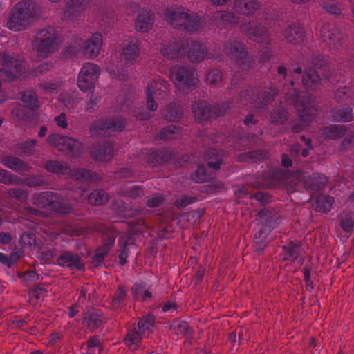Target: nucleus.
I'll list each match as a JSON object with an SVG mask.
<instances>
[{"instance_id": "nucleus-20", "label": "nucleus", "mask_w": 354, "mask_h": 354, "mask_svg": "<svg viewBox=\"0 0 354 354\" xmlns=\"http://www.w3.org/2000/svg\"><path fill=\"white\" fill-rule=\"evenodd\" d=\"M271 232V227L265 224L254 236L255 250L261 254L268 245L267 237Z\"/></svg>"}, {"instance_id": "nucleus-42", "label": "nucleus", "mask_w": 354, "mask_h": 354, "mask_svg": "<svg viewBox=\"0 0 354 354\" xmlns=\"http://www.w3.org/2000/svg\"><path fill=\"white\" fill-rule=\"evenodd\" d=\"M55 192L46 191L34 198L33 203L39 208L50 207Z\"/></svg>"}, {"instance_id": "nucleus-49", "label": "nucleus", "mask_w": 354, "mask_h": 354, "mask_svg": "<svg viewBox=\"0 0 354 354\" xmlns=\"http://www.w3.org/2000/svg\"><path fill=\"white\" fill-rule=\"evenodd\" d=\"M23 183L29 187H45L48 184L41 175H29L24 178Z\"/></svg>"}, {"instance_id": "nucleus-24", "label": "nucleus", "mask_w": 354, "mask_h": 354, "mask_svg": "<svg viewBox=\"0 0 354 354\" xmlns=\"http://www.w3.org/2000/svg\"><path fill=\"white\" fill-rule=\"evenodd\" d=\"M50 209L60 214H68L73 212V209L61 194L55 193Z\"/></svg>"}, {"instance_id": "nucleus-7", "label": "nucleus", "mask_w": 354, "mask_h": 354, "mask_svg": "<svg viewBox=\"0 0 354 354\" xmlns=\"http://www.w3.org/2000/svg\"><path fill=\"white\" fill-rule=\"evenodd\" d=\"M0 68V77L8 81L17 79L23 71L22 61L15 59L5 53Z\"/></svg>"}, {"instance_id": "nucleus-6", "label": "nucleus", "mask_w": 354, "mask_h": 354, "mask_svg": "<svg viewBox=\"0 0 354 354\" xmlns=\"http://www.w3.org/2000/svg\"><path fill=\"white\" fill-rule=\"evenodd\" d=\"M100 73L99 67L92 63H87L81 69L77 79L79 88L86 91L94 88Z\"/></svg>"}, {"instance_id": "nucleus-9", "label": "nucleus", "mask_w": 354, "mask_h": 354, "mask_svg": "<svg viewBox=\"0 0 354 354\" xmlns=\"http://www.w3.org/2000/svg\"><path fill=\"white\" fill-rule=\"evenodd\" d=\"M88 151L94 160L102 162L110 161L114 154L113 145L109 141L93 144L89 147Z\"/></svg>"}, {"instance_id": "nucleus-56", "label": "nucleus", "mask_w": 354, "mask_h": 354, "mask_svg": "<svg viewBox=\"0 0 354 354\" xmlns=\"http://www.w3.org/2000/svg\"><path fill=\"white\" fill-rule=\"evenodd\" d=\"M179 128L174 125L168 126L160 132V138L162 140L173 139V135L178 133Z\"/></svg>"}, {"instance_id": "nucleus-50", "label": "nucleus", "mask_w": 354, "mask_h": 354, "mask_svg": "<svg viewBox=\"0 0 354 354\" xmlns=\"http://www.w3.org/2000/svg\"><path fill=\"white\" fill-rule=\"evenodd\" d=\"M214 19L217 26L227 25L235 23L234 15L232 12H218L214 15Z\"/></svg>"}, {"instance_id": "nucleus-32", "label": "nucleus", "mask_w": 354, "mask_h": 354, "mask_svg": "<svg viewBox=\"0 0 354 354\" xmlns=\"http://www.w3.org/2000/svg\"><path fill=\"white\" fill-rule=\"evenodd\" d=\"M168 84L163 80H154L147 87V93H151L157 100L164 97Z\"/></svg>"}, {"instance_id": "nucleus-46", "label": "nucleus", "mask_w": 354, "mask_h": 354, "mask_svg": "<svg viewBox=\"0 0 354 354\" xmlns=\"http://www.w3.org/2000/svg\"><path fill=\"white\" fill-rule=\"evenodd\" d=\"M201 28V19L192 14L190 15L187 12L186 20L184 21L183 25L180 29L185 30L188 32H194Z\"/></svg>"}, {"instance_id": "nucleus-63", "label": "nucleus", "mask_w": 354, "mask_h": 354, "mask_svg": "<svg viewBox=\"0 0 354 354\" xmlns=\"http://www.w3.org/2000/svg\"><path fill=\"white\" fill-rule=\"evenodd\" d=\"M65 136H61L59 134H50L48 138V142L53 147H56L58 150L59 148H62L61 143L63 142V140Z\"/></svg>"}, {"instance_id": "nucleus-12", "label": "nucleus", "mask_w": 354, "mask_h": 354, "mask_svg": "<svg viewBox=\"0 0 354 354\" xmlns=\"http://www.w3.org/2000/svg\"><path fill=\"white\" fill-rule=\"evenodd\" d=\"M57 264L61 266H66L71 270L76 269L83 270L84 264L81 262L79 254L71 251H65L57 258Z\"/></svg>"}, {"instance_id": "nucleus-10", "label": "nucleus", "mask_w": 354, "mask_h": 354, "mask_svg": "<svg viewBox=\"0 0 354 354\" xmlns=\"http://www.w3.org/2000/svg\"><path fill=\"white\" fill-rule=\"evenodd\" d=\"M323 42L331 49H338L341 46L342 34L339 28L330 24L324 25L320 30Z\"/></svg>"}, {"instance_id": "nucleus-5", "label": "nucleus", "mask_w": 354, "mask_h": 354, "mask_svg": "<svg viewBox=\"0 0 354 354\" xmlns=\"http://www.w3.org/2000/svg\"><path fill=\"white\" fill-rule=\"evenodd\" d=\"M37 49L40 56L46 57L55 52L58 42L53 28L43 29L35 37Z\"/></svg>"}, {"instance_id": "nucleus-4", "label": "nucleus", "mask_w": 354, "mask_h": 354, "mask_svg": "<svg viewBox=\"0 0 354 354\" xmlns=\"http://www.w3.org/2000/svg\"><path fill=\"white\" fill-rule=\"evenodd\" d=\"M170 77L176 86L184 92L192 90L196 85V78L192 68L186 66H174L171 68Z\"/></svg>"}, {"instance_id": "nucleus-22", "label": "nucleus", "mask_w": 354, "mask_h": 354, "mask_svg": "<svg viewBox=\"0 0 354 354\" xmlns=\"http://www.w3.org/2000/svg\"><path fill=\"white\" fill-rule=\"evenodd\" d=\"M268 158V151L263 149L254 150L241 153L237 160L239 162L250 161L252 163L261 162Z\"/></svg>"}, {"instance_id": "nucleus-17", "label": "nucleus", "mask_w": 354, "mask_h": 354, "mask_svg": "<svg viewBox=\"0 0 354 354\" xmlns=\"http://www.w3.org/2000/svg\"><path fill=\"white\" fill-rule=\"evenodd\" d=\"M285 37L288 43L297 46L301 44L305 38V33L304 28L295 24H291L286 28Z\"/></svg>"}, {"instance_id": "nucleus-60", "label": "nucleus", "mask_w": 354, "mask_h": 354, "mask_svg": "<svg viewBox=\"0 0 354 354\" xmlns=\"http://www.w3.org/2000/svg\"><path fill=\"white\" fill-rule=\"evenodd\" d=\"M207 80L212 85H215L222 80V73L218 69H212L207 75Z\"/></svg>"}, {"instance_id": "nucleus-43", "label": "nucleus", "mask_w": 354, "mask_h": 354, "mask_svg": "<svg viewBox=\"0 0 354 354\" xmlns=\"http://www.w3.org/2000/svg\"><path fill=\"white\" fill-rule=\"evenodd\" d=\"M88 203L92 205H102L106 203L108 200V194L103 189H95L87 196Z\"/></svg>"}, {"instance_id": "nucleus-39", "label": "nucleus", "mask_w": 354, "mask_h": 354, "mask_svg": "<svg viewBox=\"0 0 354 354\" xmlns=\"http://www.w3.org/2000/svg\"><path fill=\"white\" fill-rule=\"evenodd\" d=\"M209 167L201 165L192 174V180L197 183H201L204 181L212 180L214 178V174L209 171Z\"/></svg>"}, {"instance_id": "nucleus-37", "label": "nucleus", "mask_w": 354, "mask_h": 354, "mask_svg": "<svg viewBox=\"0 0 354 354\" xmlns=\"http://www.w3.org/2000/svg\"><path fill=\"white\" fill-rule=\"evenodd\" d=\"M21 101L24 106L30 111H35L39 108V102L36 93L30 90L24 91L21 93Z\"/></svg>"}, {"instance_id": "nucleus-36", "label": "nucleus", "mask_w": 354, "mask_h": 354, "mask_svg": "<svg viewBox=\"0 0 354 354\" xmlns=\"http://www.w3.org/2000/svg\"><path fill=\"white\" fill-rule=\"evenodd\" d=\"M333 199L328 195L317 196L312 204L313 208L317 212H327L330 210Z\"/></svg>"}, {"instance_id": "nucleus-3", "label": "nucleus", "mask_w": 354, "mask_h": 354, "mask_svg": "<svg viewBox=\"0 0 354 354\" xmlns=\"http://www.w3.org/2000/svg\"><path fill=\"white\" fill-rule=\"evenodd\" d=\"M228 109L229 106L225 103L212 105L206 100L196 101L192 106L194 120L198 123L223 116Z\"/></svg>"}, {"instance_id": "nucleus-52", "label": "nucleus", "mask_w": 354, "mask_h": 354, "mask_svg": "<svg viewBox=\"0 0 354 354\" xmlns=\"http://www.w3.org/2000/svg\"><path fill=\"white\" fill-rule=\"evenodd\" d=\"M139 49L135 44H127L122 50V58L127 61L134 60L138 57Z\"/></svg>"}, {"instance_id": "nucleus-48", "label": "nucleus", "mask_w": 354, "mask_h": 354, "mask_svg": "<svg viewBox=\"0 0 354 354\" xmlns=\"http://www.w3.org/2000/svg\"><path fill=\"white\" fill-rule=\"evenodd\" d=\"M0 183L5 185H21L23 180L10 171L0 168Z\"/></svg>"}, {"instance_id": "nucleus-53", "label": "nucleus", "mask_w": 354, "mask_h": 354, "mask_svg": "<svg viewBox=\"0 0 354 354\" xmlns=\"http://www.w3.org/2000/svg\"><path fill=\"white\" fill-rule=\"evenodd\" d=\"M236 62L243 70H248L252 67L253 60L248 57V53L246 50L241 52L239 55L235 57Z\"/></svg>"}, {"instance_id": "nucleus-54", "label": "nucleus", "mask_w": 354, "mask_h": 354, "mask_svg": "<svg viewBox=\"0 0 354 354\" xmlns=\"http://www.w3.org/2000/svg\"><path fill=\"white\" fill-rule=\"evenodd\" d=\"M285 100L289 104H293L296 109L297 106L301 105L305 102L304 100L299 99V91L295 88H292L286 93Z\"/></svg>"}, {"instance_id": "nucleus-19", "label": "nucleus", "mask_w": 354, "mask_h": 354, "mask_svg": "<svg viewBox=\"0 0 354 354\" xmlns=\"http://www.w3.org/2000/svg\"><path fill=\"white\" fill-rule=\"evenodd\" d=\"M166 17L169 22L175 28L180 29L186 20L187 12L182 8H171L166 12Z\"/></svg>"}, {"instance_id": "nucleus-58", "label": "nucleus", "mask_w": 354, "mask_h": 354, "mask_svg": "<svg viewBox=\"0 0 354 354\" xmlns=\"http://www.w3.org/2000/svg\"><path fill=\"white\" fill-rule=\"evenodd\" d=\"M142 333L139 330L129 332L124 339L127 346L130 347L132 344H138L142 338Z\"/></svg>"}, {"instance_id": "nucleus-34", "label": "nucleus", "mask_w": 354, "mask_h": 354, "mask_svg": "<svg viewBox=\"0 0 354 354\" xmlns=\"http://www.w3.org/2000/svg\"><path fill=\"white\" fill-rule=\"evenodd\" d=\"M183 108L176 104L168 105L162 112L163 118L171 122L178 121L183 117Z\"/></svg>"}, {"instance_id": "nucleus-61", "label": "nucleus", "mask_w": 354, "mask_h": 354, "mask_svg": "<svg viewBox=\"0 0 354 354\" xmlns=\"http://www.w3.org/2000/svg\"><path fill=\"white\" fill-rule=\"evenodd\" d=\"M290 171L283 169H276L272 173V178L279 181H285L288 180L290 177Z\"/></svg>"}, {"instance_id": "nucleus-44", "label": "nucleus", "mask_w": 354, "mask_h": 354, "mask_svg": "<svg viewBox=\"0 0 354 354\" xmlns=\"http://www.w3.org/2000/svg\"><path fill=\"white\" fill-rule=\"evenodd\" d=\"M73 178L82 183H90L98 180L99 177L96 173L86 169H79L73 174Z\"/></svg>"}, {"instance_id": "nucleus-33", "label": "nucleus", "mask_w": 354, "mask_h": 354, "mask_svg": "<svg viewBox=\"0 0 354 354\" xmlns=\"http://www.w3.org/2000/svg\"><path fill=\"white\" fill-rule=\"evenodd\" d=\"M245 49V45L238 40L229 39L224 44V51L227 55L235 58Z\"/></svg>"}, {"instance_id": "nucleus-30", "label": "nucleus", "mask_w": 354, "mask_h": 354, "mask_svg": "<svg viewBox=\"0 0 354 354\" xmlns=\"http://www.w3.org/2000/svg\"><path fill=\"white\" fill-rule=\"evenodd\" d=\"M114 239L109 238V240L101 247L96 250L95 254L92 257L91 264L97 267L104 261V257L107 255L110 248L113 245Z\"/></svg>"}, {"instance_id": "nucleus-31", "label": "nucleus", "mask_w": 354, "mask_h": 354, "mask_svg": "<svg viewBox=\"0 0 354 354\" xmlns=\"http://www.w3.org/2000/svg\"><path fill=\"white\" fill-rule=\"evenodd\" d=\"M347 131L346 126L335 124L324 127L322 134L328 139L336 140L346 135Z\"/></svg>"}, {"instance_id": "nucleus-18", "label": "nucleus", "mask_w": 354, "mask_h": 354, "mask_svg": "<svg viewBox=\"0 0 354 354\" xmlns=\"http://www.w3.org/2000/svg\"><path fill=\"white\" fill-rule=\"evenodd\" d=\"M260 8L259 2L254 0H235L233 10L237 13L250 15Z\"/></svg>"}, {"instance_id": "nucleus-40", "label": "nucleus", "mask_w": 354, "mask_h": 354, "mask_svg": "<svg viewBox=\"0 0 354 354\" xmlns=\"http://www.w3.org/2000/svg\"><path fill=\"white\" fill-rule=\"evenodd\" d=\"M270 122L275 125L283 124L288 119V112L284 106H280L271 111Z\"/></svg>"}, {"instance_id": "nucleus-8", "label": "nucleus", "mask_w": 354, "mask_h": 354, "mask_svg": "<svg viewBox=\"0 0 354 354\" xmlns=\"http://www.w3.org/2000/svg\"><path fill=\"white\" fill-rule=\"evenodd\" d=\"M329 77L330 75L327 73L323 75V78H322L317 70L309 66L304 71L301 83L305 89L318 91L322 88Z\"/></svg>"}, {"instance_id": "nucleus-21", "label": "nucleus", "mask_w": 354, "mask_h": 354, "mask_svg": "<svg viewBox=\"0 0 354 354\" xmlns=\"http://www.w3.org/2000/svg\"><path fill=\"white\" fill-rule=\"evenodd\" d=\"M172 154L167 150H156L151 151L147 157L146 162L152 166L162 165L171 160Z\"/></svg>"}, {"instance_id": "nucleus-35", "label": "nucleus", "mask_w": 354, "mask_h": 354, "mask_svg": "<svg viewBox=\"0 0 354 354\" xmlns=\"http://www.w3.org/2000/svg\"><path fill=\"white\" fill-rule=\"evenodd\" d=\"M37 142L35 139L21 142L14 146V149L19 156H29L33 153Z\"/></svg>"}, {"instance_id": "nucleus-38", "label": "nucleus", "mask_w": 354, "mask_h": 354, "mask_svg": "<svg viewBox=\"0 0 354 354\" xmlns=\"http://www.w3.org/2000/svg\"><path fill=\"white\" fill-rule=\"evenodd\" d=\"M331 116L334 120L340 122H348L353 120L352 109L344 106L340 109H333Z\"/></svg>"}, {"instance_id": "nucleus-28", "label": "nucleus", "mask_w": 354, "mask_h": 354, "mask_svg": "<svg viewBox=\"0 0 354 354\" xmlns=\"http://www.w3.org/2000/svg\"><path fill=\"white\" fill-rule=\"evenodd\" d=\"M60 146L62 148H59V151L71 156L77 155L82 149V145L79 141L67 136L64 137Z\"/></svg>"}, {"instance_id": "nucleus-16", "label": "nucleus", "mask_w": 354, "mask_h": 354, "mask_svg": "<svg viewBox=\"0 0 354 354\" xmlns=\"http://www.w3.org/2000/svg\"><path fill=\"white\" fill-rule=\"evenodd\" d=\"M1 162L7 168L20 174L29 172L31 169L26 162L16 156H4L1 158Z\"/></svg>"}, {"instance_id": "nucleus-47", "label": "nucleus", "mask_w": 354, "mask_h": 354, "mask_svg": "<svg viewBox=\"0 0 354 354\" xmlns=\"http://www.w3.org/2000/svg\"><path fill=\"white\" fill-rule=\"evenodd\" d=\"M300 244L290 241L287 245L283 246L285 250L283 260L295 261L300 254Z\"/></svg>"}, {"instance_id": "nucleus-26", "label": "nucleus", "mask_w": 354, "mask_h": 354, "mask_svg": "<svg viewBox=\"0 0 354 354\" xmlns=\"http://www.w3.org/2000/svg\"><path fill=\"white\" fill-rule=\"evenodd\" d=\"M296 109L299 112L301 121L305 124V126H308L315 118L316 109L310 103L304 102L297 106Z\"/></svg>"}, {"instance_id": "nucleus-1", "label": "nucleus", "mask_w": 354, "mask_h": 354, "mask_svg": "<svg viewBox=\"0 0 354 354\" xmlns=\"http://www.w3.org/2000/svg\"><path fill=\"white\" fill-rule=\"evenodd\" d=\"M41 12L39 5L31 0L17 3L12 8L8 21V27L15 30L26 28L31 22L37 19Z\"/></svg>"}, {"instance_id": "nucleus-45", "label": "nucleus", "mask_w": 354, "mask_h": 354, "mask_svg": "<svg viewBox=\"0 0 354 354\" xmlns=\"http://www.w3.org/2000/svg\"><path fill=\"white\" fill-rule=\"evenodd\" d=\"M84 319L87 327L93 330L98 328L102 323V314L97 312L88 311L85 313Z\"/></svg>"}, {"instance_id": "nucleus-62", "label": "nucleus", "mask_w": 354, "mask_h": 354, "mask_svg": "<svg viewBox=\"0 0 354 354\" xmlns=\"http://www.w3.org/2000/svg\"><path fill=\"white\" fill-rule=\"evenodd\" d=\"M196 201V197L195 196H183L177 198L174 204L178 208L180 209L194 203Z\"/></svg>"}, {"instance_id": "nucleus-41", "label": "nucleus", "mask_w": 354, "mask_h": 354, "mask_svg": "<svg viewBox=\"0 0 354 354\" xmlns=\"http://www.w3.org/2000/svg\"><path fill=\"white\" fill-rule=\"evenodd\" d=\"M328 181V178L325 175L315 174L313 177L306 180L305 185L310 189L317 192L323 188Z\"/></svg>"}, {"instance_id": "nucleus-64", "label": "nucleus", "mask_w": 354, "mask_h": 354, "mask_svg": "<svg viewBox=\"0 0 354 354\" xmlns=\"http://www.w3.org/2000/svg\"><path fill=\"white\" fill-rule=\"evenodd\" d=\"M277 211L275 209H270V207H264L257 213V216L262 220L268 221L277 214Z\"/></svg>"}, {"instance_id": "nucleus-27", "label": "nucleus", "mask_w": 354, "mask_h": 354, "mask_svg": "<svg viewBox=\"0 0 354 354\" xmlns=\"http://www.w3.org/2000/svg\"><path fill=\"white\" fill-rule=\"evenodd\" d=\"M43 167L48 172L56 175H67L71 171L66 162L55 160L46 161Z\"/></svg>"}, {"instance_id": "nucleus-25", "label": "nucleus", "mask_w": 354, "mask_h": 354, "mask_svg": "<svg viewBox=\"0 0 354 354\" xmlns=\"http://www.w3.org/2000/svg\"><path fill=\"white\" fill-rule=\"evenodd\" d=\"M225 158V151L218 149H210L206 156L207 166L214 170L220 169Z\"/></svg>"}, {"instance_id": "nucleus-51", "label": "nucleus", "mask_w": 354, "mask_h": 354, "mask_svg": "<svg viewBox=\"0 0 354 354\" xmlns=\"http://www.w3.org/2000/svg\"><path fill=\"white\" fill-rule=\"evenodd\" d=\"M313 68L320 69L325 66L328 62L326 57L319 52H313L308 58Z\"/></svg>"}, {"instance_id": "nucleus-14", "label": "nucleus", "mask_w": 354, "mask_h": 354, "mask_svg": "<svg viewBox=\"0 0 354 354\" xmlns=\"http://www.w3.org/2000/svg\"><path fill=\"white\" fill-rule=\"evenodd\" d=\"M102 44V36L101 34H93L91 38L87 39L83 46L82 53L88 58L95 57L98 55Z\"/></svg>"}, {"instance_id": "nucleus-15", "label": "nucleus", "mask_w": 354, "mask_h": 354, "mask_svg": "<svg viewBox=\"0 0 354 354\" xmlns=\"http://www.w3.org/2000/svg\"><path fill=\"white\" fill-rule=\"evenodd\" d=\"M277 92L275 90L269 89L263 91H257L252 93V100L250 104L256 109L263 108L266 105L274 100Z\"/></svg>"}, {"instance_id": "nucleus-55", "label": "nucleus", "mask_w": 354, "mask_h": 354, "mask_svg": "<svg viewBox=\"0 0 354 354\" xmlns=\"http://www.w3.org/2000/svg\"><path fill=\"white\" fill-rule=\"evenodd\" d=\"M7 194L9 196L21 202L26 201L28 197V192L26 190L20 188H10L8 189Z\"/></svg>"}, {"instance_id": "nucleus-29", "label": "nucleus", "mask_w": 354, "mask_h": 354, "mask_svg": "<svg viewBox=\"0 0 354 354\" xmlns=\"http://www.w3.org/2000/svg\"><path fill=\"white\" fill-rule=\"evenodd\" d=\"M86 5V0H71L65 6V17L69 18L77 17L85 9Z\"/></svg>"}, {"instance_id": "nucleus-23", "label": "nucleus", "mask_w": 354, "mask_h": 354, "mask_svg": "<svg viewBox=\"0 0 354 354\" xmlns=\"http://www.w3.org/2000/svg\"><path fill=\"white\" fill-rule=\"evenodd\" d=\"M153 19L147 10L141 11L137 16L135 21V28L137 30L146 32L152 28Z\"/></svg>"}, {"instance_id": "nucleus-13", "label": "nucleus", "mask_w": 354, "mask_h": 354, "mask_svg": "<svg viewBox=\"0 0 354 354\" xmlns=\"http://www.w3.org/2000/svg\"><path fill=\"white\" fill-rule=\"evenodd\" d=\"M125 127L124 119L120 117H113L106 120H101L95 125V129L100 133V131L109 132L122 131Z\"/></svg>"}, {"instance_id": "nucleus-2", "label": "nucleus", "mask_w": 354, "mask_h": 354, "mask_svg": "<svg viewBox=\"0 0 354 354\" xmlns=\"http://www.w3.org/2000/svg\"><path fill=\"white\" fill-rule=\"evenodd\" d=\"M165 55L168 58H178L187 51L189 60L192 63H199L207 55V48L201 43L196 41H184L180 44H170L167 48Z\"/></svg>"}, {"instance_id": "nucleus-11", "label": "nucleus", "mask_w": 354, "mask_h": 354, "mask_svg": "<svg viewBox=\"0 0 354 354\" xmlns=\"http://www.w3.org/2000/svg\"><path fill=\"white\" fill-rule=\"evenodd\" d=\"M242 32L250 39L258 42L263 41L268 37L267 28L260 22L251 21L242 26Z\"/></svg>"}, {"instance_id": "nucleus-59", "label": "nucleus", "mask_w": 354, "mask_h": 354, "mask_svg": "<svg viewBox=\"0 0 354 354\" xmlns=\"http://www.w3.org/2000/svg\"><path fill=\"white\" fill-rule=\"evenodd\" d=\"M20 244L24 247L26 245H35L36 244V237L33 233L30 232H26L22 234L20 241Z\"/></svg>"}, {"instance_id": "nucleus-57", "label": "nucleus", "mask_w": 354, "mask_h": 354, "mask_svg": "<svg viewBox=\"0 0 354 354\" xmlns=\"http://www.w3.org/2000/svg\"><path fill=\"white\" fill-rule=\"evenodd\" d=\"M126 296V290L124 289V287L120 286L113 297L112 306L114 308H118L122 303Z\"/></svg>"}]
</instances>
